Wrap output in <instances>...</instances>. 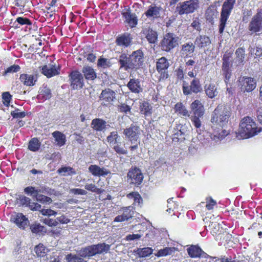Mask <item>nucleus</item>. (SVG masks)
I'll use <instances>...</instances> for the list:
<instances>
[{
    "mask_svg": "<svg viewBox=\"0 0 262 262\" xmlns=\"http://www.w3.org/2000/svg\"><path fill=\"white\" fill-rule=\"evenodd\" d=\"M113 149L119 155H126L127 154V150L124 149L118 144L114 145Z\"/></svg>",
    "mask_w": 262,
    "mask_h": 262,
    "instance_id": "nucleus-64",
    "label": "nucleus"
},
{
    "mask_svg": "<svg viewBox=\"0 0 262 262\" xmlns=\"http://www.w3.org/2000/svg\"><path fill=\"white\" fill-rule=\"evenodd\" d=\"M110 246L105 243L93 245L82 248L79 251V255L82 258H88L98 254L106 253Z\"/></svg>",
    "mask_w": 262,
    "mask_h": 262,
    "instance_id": "nucleus-3",
    "label": "nucleus"
},
{
    "mask_svg": "<svg viewBox=\"0 0 262 262\" xmlns=\"http://www.w3.org/2000/svg\"><path fill=\"white\" fill-rule=\"evenodd\" d=\"M195 45L191 41L186 42L182 45L181 54L184 57H191L195 50Z\"/></svg>",
    "mask_w": 262,
    "mask_h": 262,
    "instance_id": "nucleus-23",
    "label": "nucleus"
},
{
    "mask_svg": "<svg viewBox=\"0 0 262 262\" xmlns=\"http://www.w3.org/2000/svg\"><path fill=\"white\" fill-rule=\"evenodd\" d=\"M122 15L130 27L133 28L137 25L138 19L135 13H131L128 10L125 12L122 13Z\"/></svg>",
    "mask_w": 262,
    "mask_h": 262,
    "instance_id": "nucleus-30",
    "label": "nucleus"
},
{
    "mask_svg": "<svg viewBox=\"0 0 262 262\" xmlns=\"http://www.w3.org/2000/svg\"><path fill=\"white\" fill-rule=\"evenodd\" d=\"M194 43L199 48H204L211 44V40L206 35H200L195 38Z\"/></svg>",
    "mask_w": 262,
    "mask_h": 262,
    "instance_id": "nucleus-28",
    "label": "nucleus"
},
{
    "mask_svg": "<svg viewBox=\"0 0 262 262\" xmlns=\"http://www.w3.org/2000/svg\"><path fill=\"white\" fill-rule=\"evenodd\" d=\"M35 251L38 256L43 257L46 255L47 250L42 244H39L35 247Z\"/></svg>",
    "mask_w": 262,
    "mask_h": 262,
    "instance_id": "nucleus-44",
    "label": "nucleus"
},
{
    "mask_svg": "<svg viewBox=\"0 0 262 262\" xmlns=\"http://www.w3.org/2000/svg\"><path fill=\"white\" fill-rule=\"evenodd\" d=\"M129 55L134 70L140 68L144 62V54L143 52L141 50H138L133 52Z\"/></svg>",
    "mask_w": 262,
    "mask_h": 262,
    "instance_id": "nucleus-13",
    "label": "nucleus"
},
{
    "mask_svg": "<svg viewBox=\"0 0 262 262\" xmlns=\"http://www.w3.org/2000/svg\"><path fill=\"white\" fill-rule=\"evenodd\" d=\"M230 115V112L224 105H219L215 108L211 118L212 128L214 131L211 134L207 133L206 138L201 142L204 146H214L229 134L223 127L228 123Z\"/></svg>",
    "mask_w": 262,
    "mask_h": 262,
    "instance_id": "nucleus-1",
    "label": "nucleus"
},
{
    "mask_svg": "<svg viewBox=\"0 0 262 262\" xmlns=\"http://www.w3.org/2000/svg\"><path fill=\"white\" fill-rule=\"evenodd\" d=\"M10 221L15 224L20 229L24 230L29 224V220L22 213H15L10 218Z\"/></svg>",
    "mask_w": 262,
    "mask_h": 262,
    "instance_id": "nucleus-14",
    "label": "nucleus"
},
{
    "mask_svg": "<svg viewBox=\"0 0 262 262\" xmlns=\"http://www.w3.org/2000/svg\"><path fill=\"white\" fill-rule=\"evenodd\" d=\"M248 30L251 35H259L262 33V9H258L250 21Z\"/></svg>",
    "mask_w": 262,
    "mask_h": 262,
    "instance_id": "nucleus-4",
    "label": "nucleus"
},
{
    "mask_svg": "<svg viewBox=\"0 0 262 262\" xmlns=\"http://www.w3.org/2000/svg\"><path fill=\"white\" fill-rule=\"evenodd\" d=\"M206 201V207L209 210L212 209L214 206L216 205V201L214 200L211 197L207 198Z\"/></svg>",
    "mask_w": 262,
    "mask_h": 262,
    "instance_id": "nucleus-56",
    "label": "nucleus"
},
{
    "mask_svg": "<svg viewBox=\"0 0 262 262\" xmlns=\"http://www.w3.org/2000/svg\"><path fill=\"white\" fill-rule=\"evenodd\" d=\"M191 116H203L204 114V107L199 100H194L190 105Z\"/></svg>",
    "mask_w": 262,
    "mask_h": 262,
    "instance_id": "nucleus-24",
    "label": "nucleus"
},
{
    "mask_svg": "<svg viewBox=\"0 0 262 262\" xmlns=\"http://www.w3.org/2000/svg\"><path fill=\"white\" fill-rule=\"evenodd\" d=\"M53 137L55 138L56 145L59 147L64 145L66 143V136L59 131H55L52 133Z\"/></svg>",
    "mask_w": 262,
    "mask_h": 262,
    "instance_id": "nucleus-37",
    "label": "nucleus"
},
{
    "mask_svg": "<svg viewBox=\"0 0 262 262\" xmlns=\"http://www.w3.org/2000/svg\"><path fill=\"white\" fill-rule=\"evenodd\" d=\"M143 178L141 170L137 167L130 169L127 173L128 182L135 186L140 185L143 181Z\"/></svg>",
    "mask_w": 262,
    "mask_h": 262,
    "instance_id": "nucleus-9",
    "label": "nucleus"
},
{
    "mask_svg": "<svg viewBox=\"0 0 262 262\" xmlns=\"http://www.w3.org/2000/svg\"><path fill=\"white\" fill-rule=\"evenodd\" d=\"M202 117L203 116H191L190 117L193 125L196 128H199L201 126L202 123L200 118Z\"/></svg>",
    "mask_w": 262,
    "mask_h": 262,
    "instance_id": "nucleus-55",
    "label": "nucleus"
},
{
    "mask_svg": "<svg viewBox=\"0 0 262 262\" xmlns=\"http://www.w3.org/2000/svg\"><path fill=\"white\" fill-rule=\"evenodd\" d=\"M187 252L190 257L192 258H207L209 256L198 246H191L190 247L187 249Z\"/></svg>",
    "mask_w": 262,
    "mask_h": 262,
    "instance_id": "nucleus-22",
    "label": "nucleus"
},
{
    "mask_svg": "<svg viewBox=\"0 0 262 262\" xmlns=\"http://www.w3.org/2000/svg\"><path fill=\"white\" fill-rule=\"evenodd\" d=\"M133 38L129 33H125L118 35L116 39L115 42L118 46L126 48L132 44Z\"/></svg>",
    "mask_w": 262,
    "mask_h": 262,
    "instance_id": "nucleus-17",
    "label": "nucleus"
},
{
    "mask_svg": "<svg viewBox=\"0 0 262 262\" xmlns=\"http://www.w3.org/2000/svg\"><path fill=\"white\" fill-rule=\"evenodd\" d=\"M118 62L119 70H124L126 71L134 70L129 55L128 56L126 53H121L118 57Z\"/></svg>",
    "mask_w": 262,
    "mask_h": 262,
    "instance_id": "nucleus-15",
    "label": "nucleus"
},
{
    "mask_svg": "<svg viewBox=\"0 0 262 262\" xmlns=\"http://www.w3.org/2000/svg\"><path fill=\"white\" fill-rule=\"evenodd\" d=\"M40 213L43 215H46V216H52V215H56L57 214V212L51 209H40Z\"/></svg>",
    "mask_w": 262,
    "mask_h": 262,
    "instance_id": "nucleus-63",
    "label": "nucleus"
},
{
    "mask_svg": "<svg viewBox=\"0 0 262 262\" xmlns=\"http://www.w3.org/2000/svg\"><path fill=\"white\" fill-rule=\"evenodd\" d=\"M150 110V105L147 102L144 101L141 104V111L144 114L147 115L148 114H150L151 113Z\"/></svg>",
    "mask_w": 262,
    "mask_h": 262,
    "instance_id": "nucleus-57",
    "label": "nucleus"
},
{
    "mask_svg": "<svg viewBox=\"0 0 262 262\" xmlns=\"http://www.w3.org/2000/svg\"><path fill=\"white\" fill-rule=\"evenodd\" d=\"M177 250V248L174 247H166L163 249L158 251L156 256L158 257L165 256L168 255H171L174 253Z\"/></svg>",
    "mask_w": 262,
    "mask_h": 262,
    "instance_id": "nucleus-41",
    "label": "nucleus"
},
{
    "mask_svg": "<svg viewBox=\"0 0 262 262\" xmlns=\"http://www.w3.org/2000/svg\"><path fill=\"white\" fill-rule=\"evenodd\" d=\"M251 54H253L255 55V57H260L262 56V48L260 47H256L251 50Z\"/></svg>",
    "mask_w": 262,
    "mask_h": 262,
    "instance_id": "nucleus-62",
    "label": "nucleus"
},
{
    "mask_svg": "<svg viewBox=\"0 0 262 262\" xmlns=\"http://www.w3.org/2000/svg\"><path fill=\"white\" fill-rule=\"evenodd\" d=\"M36 200L42 204H49L52 202V199L43 194H40L35 198Z\"/></svg>",
    "mask_w": 262,
    "mask_h": 262,
    "instance_id": "nucleus-53",
    "label": "nucleus"
},
{
    "mask_svg": "<svg viewBox=\"0 0 262 262\" xmlns=\"http://www.w3.org/2000/svg\"><path fill=\"white\" fill-rule=\"evenodd\" d=\"M232 54L231 52H226L223 55L222 69H230L232 64L231 60Z\"/></svg>",
    "mask_w": 262,
    "mask_h": 262,
    "instance_id": "nucleus-38",
    "label": "nucleus"
},
{
    "mask_svg": "<svg viewBox=\"0 0 262 262\" xmlns=\"http://www.w3.org/2000/svg\"><path fill=\"white\" fill-rule=\"evenodd\" d=\"M66 259L68 262H86L83 258L79 255L70 254L67 255Z\"/></svg>",
    "mask_w": 262,
    "mask_h": 262,
    "instance_id": "nucleus-43",
    "label": "nucleus"
},
{
    "mask_svg": "<svg viewBox=\"0 0 262 262\" xmlns=\"http://www.w3.org/2000/svg\"><path fill=\"white\" fill-rule=\"evenodd\" d=\"M106 122L100 118H96L92 120V127L97 131H103L106 128Z\"/></svg>",
    "mask_w": 262,
    "mask_h": 262,
    "instance_id": "nucleus-33",
    "label": "nucleus"
},
{
    "mask_svg": "<svg viewBox=\"0 0 262 262\" xmlns=\"http://www.w3.org/2000/svg\"><path fill=\"white\" fill-rule=\"evenodd\" d=\"M162 8L160 6H157L155 4L150 5L144 14L147 18L155 19L160 16V12Z\"/></svg>",
    "mask_w": 262,
    "mask_h": 262,
    "instance_id": "nucleus-21",
    "label": "nucleus"
},
{
    "mask_svg": "<svg viewBox=\"0 0 262 262\" xmlns=\"http://www.w3.org/2000/svg\"><path fill=\"white\" fill-rule=\"evenodd\" d=\"M236 57L235 58V63H236L237 66L244 64L245 56V50L244 48H239L236 49L235 51Z\"/></svg>",
    "mask_w": 262,
    "mask_h": 262,
    "instance_id": "nucleus-36",
    "label": "nucleus"
},
{
    "mask_svg": "<svg viewBox=\"0 0 262 262\" xmlns=\"http://www.w3.org/2000/svg\"><path fill=\"white\" fill-rule=\"evenodd\" d=\"M60 68L56 65H45L41 68V73L48 78L59 74Z\"/></svg>",
    "mask_w": 262,
    "mask_h": 262,
    "instance_id": "nucleus-20",
    "label": "nucleus"
},
{
    "mask_svg": "<svg viewBox=\"0 0 262 262\" xmlns=\"http://www.w3.org/2000/svg\"><path fill=\"white\" fill-rule=\"evenodd\" d=\"M199 7L198 0H189L180 3L177 7L176 10L180 15L192 13Z\"/></svg>",
    "mask_w": 262,
    "mask_h": 262,
    "instance_id": "nucleus-7",
    "label": "nucleus"
},
{
    "mask_svg": "<svg viewBox=\"0 0 262 262\" xmlns=\"http://www.w3.org/2000/svg\"><path fill=\"white\" fill-rule=\"evenodd\" d=\"M169 67V63L167 59L164 57L159 58L156 63V69L160 74V79H165L168 77L167 69Z\"/></svg>",
    "mask_w": 262,
    "mask_h": 262,
    "instance_id": "nucleus-10",
    "label": "nucleus"
},
{
    "mask_svg": "<svg viewBox=\"0 0 262 262\" xmlns=\"http://www.w3.org/2000/svg\"><path fill=\"white\" fill-rule=\"evenodd\" d=\"M97 66L98 67L105 69L110 67L111 63L110 60L106 58H100L98 60Z\"/></svg>",
    "mask_w": 262,
    "mask_h": 262,
    "instance_id": "nucleus-47",
    "label": "nucleus"
},
{
    "mask_svg": "<svg viewBox=\"0 0 262 262\" xmlns=\"http://www.w3.org/2000/svg\"><path fill=\"white\" fill-rule=\"evenodd\" d=\"M84 187L85 189L97 194H100L102 192L100 188H97L94 184H86Z\"/></svg>",
    "mask_w": 262,
    "mask_h": 262,
    "instance_id": "nucleus-50",
    "label": "nucleus"
},
{
    "mask_svg": "<svg viewBox=\"0 0 262 262\" xmlns=\"http://www.w3.org/2000/svg\"><path fill=\"white\" fill-rule=\"evenodd\" d=\"M88 169L89 171L95 177H105L111 173L108 169L104 167H100L97 165H91Z\"/></svg>",
    "mask_w": 262,
    "mask_h": 262,
    "instance_id": "nucleus-18",
    "label": "nucleus"
},
{
    "mask_svg": "<svg viewBox=\"0 0 262 262\" xmlns=\"http://www.w3.org/2000/svg\"><path fill=\"white\" fill-rule=\"evenodd\" d=\"M43 222L50 227L56 226L58 225V221H56V219L54 220L47 217L43 219Z\"/></svg>",
    "mask_w": 262,
    "mask_h": 262,
    "instance_id": "nucleus-61",
    "label": "nucleus"
},
{
    "mask_svg": "<svg viewBox=\"0 0 262 262\" xmlns=\"http://www.w3.org/2000/svg\"><path fill=\"white\" fill-rule=\"evenodd\" d=\"M133 211H132V207L129 206L123 209L122 215L126 221L131 218L133 216Z\"/></svg>",
    "mask_w": 262,
    "mask_h": 262,
    "instance_id": "nucleus-54",
    "label": "nucleus"
},
{
    "mask_svg": "<svg viewBox=\"0 0 262 262\" xmlns=\"http://www.w3.org/2000/svg\"><path fill=\"white\" fill-rule=\"evenodd\" d=\"M204 90L206 95L211 99L215 97L218 94L217 88L214 83H210L206 84Z\"/></svg>",
    "mask_w": 262,
    "mask_h": 262,
    "instance_id": "nucleus-31",
    "label": "nucleus"
},
{
    "mask_svg": "<svg viewBox=\"0 0 262 262\" xmlns=\"http://www.w3.org/2000/svg\"><path fill=\"white\" fill-rule=\"evenodd\" d=\"M153 252V249L150 247L137 248L133 251L134 255L139 258H144L149 256Z\"/></svg>",
    "mask_w": 262,
    "mask_h": 262,
    "instance_id": "nucleus-29",
    "label": "nucleus"
},
{
    "mask_svg": "<svg viewBox=\"0 0 262 262\" xmlns=\"http://www.w3.org/2000/svg\"><path fill=\"white\" fill-rule=\"evenodd\" d=\"M261 132V128H257L255 122L249 117L242 119L239 127L236 133V137L239 139H248L257 135Z\"/></svg>",
    "mask_w": 262,
    "mask_h": 262,
    "instance_id": "nucleus-2",
    "label": "nucleus"
},
{
    "mask_svg": "<svg viewBox=\"0 0 262 262\" xmlns=\"http://www.w3.org/2000/svg\"><path fill=\"white\" fill-rule=\"evenodd\" d=\"M179 38L176 35L168 33L163 37L160 42L162 50L168 52L178 45Z\"/></svg>",
    "mask_w": 262,
    "mask_h": 262,
    "instance_id": "nucleus-6",
    "label": "nucleus"
},
{
    "mask_svg": "<svg viewBox=\"0 0 262 262\" xmlns=\"http://www.w3.org/2000/svg\"><path fill=\"white\" fill-rule=\"evenodd\" d=\"M115 93L110 89L103 90L100 96V99L104 105L110 104L115 99Z\"/></svg>",
    "mask_w": 262,
    "mask_h": 262,
    "instance_id": "nucleus-19",
    "label": "nucleus"
},
{
    "mask_svg": "<svg viewBox=\"0 0 262 262\" xmlns=\"http://www.w3.org/2000/svg\"><path fill=\"white\" fill-rule=\"evenodd\" d=\"M127 86L132 93L135 94H139L143 91V88L139 79H130L127 84Z\"/></svg>",
    "mask_w": 262,
    "mask_h": 262,
    "instance_id": "nucleus-26",
    "label": "nucleus"
},
{
    "mask_svg": "<svg viewBox=\"0 0 262 262\" xmlns=\"http://www.w3.org/2000/svg\"><path fill=\"white\" fill-rule=\"evenodd\" d=\"M238 81L241 91L244 92H251L256 86V81L252 77H242L239 79Z\"/></svg>",
    "mask_w": 262,
    "mask_h": 262,
    "instance_id": "nucleus-11",
    "label": "nucleus"
},
{
    "mask_svg": "<svg viewBox=\"0 0 262 262\" xmlns=\"http://www.w3.org/2000/svg\"><path fill=\"white\" fill-rule=\"evenodd\" d=\"M19 204L23 207H28L30 203L31 199L25 195H20L18 198Z\"/></svg>",
    "mask_w": 262,
    "mask_h": 262,
    "instance_id": "nucleus-51",
    "label": "nucleus"
},
{
    "mask_svg": "<svg viewBox=\"0 0 262 262\" xmlns=\"http://www.w3.org/2000/svg\"><path fill=\"white\" fill-rule=\"evenodd\" d=\"M11 115L14 118H23L26 116V114L25 112H19L18 109H15L11 112Z\"/></svg>",
    "mask_w": 262,
    "mask_h": 262,
    "instance_id": "nucleus-58",
    "label": "nucleus"
},
{
    "mask_svg": "<svg viewBox=\"0 0 262 262\" xmlns=\"http://www.w3.org/2000/svg\"><path fill=\"white\" fill-rule=\"evenodd\" d=\"M185 139L184 128L183 125L179 124L177 126L174 134L172 135V139L173 141L178 142L183 141Z\"/></svg>",
    "mask_w": 262,
    "mask_h": 262,
    "instance_id": "nucleus-32",
    "label": "nucleus"
},
{
    "mask_svg": "<svg viewBox=\"0 0 262 262\" xmlns=\"http://www.w3.org/2000/svg\"><path fill=\"white\" fill-rule=\"evenodd\" d=\"M119 136L117 132H112L107 137V141L110 145H115L117 142Z\"/></svg>",
    "mask_w": 262,
    "mask_h": 262,
    "instance_id": "nucleus-45",
    "label": "nucleus"
},
{
    "mask_svg": "<svg viewBox=\"0 0 262 262\" xmlns=\"http://www.w3.org/2000/svg\"><path fill=\"white\" fill-rule=\"evenodd\" d=\"M123 134L125 138L129 140L132 143L137 141L140 135V128L136 125H131L124 129Z\"/></svg>",
    "mask_w": 262,
    "mask_h": 262,
    "instance_id": "nucleus-12",
    "label": "nucleus"
},
{
    "mask_svg": "<svg viewBox=\"0 0 262 262\" xmlns=\"http://www.w3.org/2000/svg\"><path fill=\"white\" fill-rule=\"evenodd\" d=\"M3 99L4 104L6 106H8L12 99V96L9 92H5L3 94Z\"/></svg>",
    "mask_w": 262,
    "mask_h": 262,
    "instance_id": "nucleus-59",
    "label": "nucleus"
},
{
    "mask_svg": "<svg viewBox=\"0 0 262 262\" xmlns=\"http://www.w3.org/2000/svg\"><path fill=\"white\" fill-rule=\"evenodd\" d=\"M142 33L149 43L154 44L158 40L157 32L150 27L143 29Z\"/></svg>",
    "mask_w": 262,
    "mask_h": 262,
    "instance_id": "nucleus-25",
    "label": "nucleus"
},
{
    "mask_svg": "<svg viewBox=\"0 0 262 262\" xmlns=\"http://www.w3.org/2000/svg\"><path fill=\"white\" fill-rule=\"evenodd\" d=\"M44 227L40 224H33L30 226V229L34 233H39L44 232Z\"/></svg>",
    "mask_w": 262,
    "mask_h": 262,
    "instance_id": "nucleus-52",
    "label": "nucleus"
},
{
    "mask_svg": "<svg viewBox=\"0 0 262 262\" xmlns=\"http://www.w3.org/2000/svg\"><path fill=\"white\" fill-rule=\"evenodd\" d=\"M85 78L88 80H94L96 78L97 75L94 69L90 66H85L82 70Z\"/></svg>",
    "mask_w": 262,
    "mask_h": 262,
    "instance_id": "nucleus-34",
    "label": "nucleus"
},
{
    "mask_svg": "<svg viewBox=\"0 0 262 262\" xmlns=\"http://www.w3.org/2000/svg\"><path fill=\"white\" fill-rule=\"evenodd\" d=\"M127 197L128 199L134 200V204L135 205L140 206V205L142 203V199L139 193L137 192H132L129 193L127 195Z\"/></svg>",
    "mask_w": 262,
    "mask_h": 262,
    "instance_id": "nucleus-40",
    "label": "nucleus"
},
{
    "mask_svg": "<svg viewBox=\"0 0 262 262\" xmlns=\"http://www.w3.org/2000/svg\"><path fill=\"white\" fill-rule=\"evenodd\" d=\"M176 113L184 117H189L190 115L185 106L182 103H177L174 107Z\"/></svg>",
    "mask_w": 262,
    "mask_h": 262,
    "instance_id": "nucleus-39",
    "label": "nucleus"
},
{
    "mask_svg": "<svg viewBox=\"0 0 262 262\" xmlns=\"http://www.w3.org/2000/svg\"><path fill=\"white\" fill-rule=\"evenodd\" d=\"M51 97V93L50 90L46 87H43L40 89L39 94L37 96L38 100L41 101H45L49 99Z\"/></svg>",
    "mask_w": 262,
    "mask_h": 262,
    "instance_id": "nucleus-35",
    "label": "nucleus"
},
{
    "mask_svg": "<svg viewBox=\"0 0 262 262\" xmlns=\"http://www.w3.org/2000/svg\"><path fill=\"white\" fill-rule=\"evenodd\" d=\"M58 171L59 173L64 176L75 174V171L70 167H61L58 170Z\"/></svg>",
    "mask_w": 262,
    "mask_h": 262,
    "instance_id": "nucleus-49",
    "label": "nucleus"
},
{
    "mask_svg": "<svg viewBox=\"0 0 262 262\" xmlns=\"http://www.w3.org/2000/svg\"><path fill=\"white\" fill-rule=\"evenodd\" d=\"M235 1L236 0H226L223 5L221 14L220 24L219 25V33L220 34H222L224 32L226 21L233 8Z\"/></svg>",
    "mask_w": 262,
    "mask_h": 262,
    "instance_id": "nucleus-5",
    "label": "nucleus"
},
{
    "mask_svg": "<svg viewBox=\"0 0 262 262\" xmlns=\"http://www.w3.org/2000/svg\"><path fill=\"white\" fill-rule=\"evenodd\" d=\"M40 146V143L39 140L36 138H34L32 139L28 145V149L32 151H38Z\"/></svg>",
    "mask_w": 262,
    "mask_h": 262,
    "instance_id": "nucleus-42",
    "label": "nucleus"
},
{
    "mask_svg": "<svg viewBox=\"0 0 262 262\" xmlns=\"http://www.w3.org/2000/svg\"><path fill=\"white\" fill-rule=\"evenodd\" d=\"M183 93L185 95L191 94L192 93L197 94L202 90V88L198 78L193 79L190 82V86L184 81L182 85Z\"/></svg>",
    "mask_w": 262,
    "mask_h": 262,
    "instance_id": "nucleus-8",
    "label": "nucleus"
},
{
    "mask_svg": "<svg viewBox=\"0 0 262 262\" xmlns=\"http://www.w3.org/2000/svg\"><path fill=\"white\" fill-rule=\"evenodd\" d=\"M19 80L22 83L26 86H33L37 80L36 75L27 74H21L19 77Z\"/></svg>",
    "mask_w": 262,
    "mask_h": 262,
    "instance_id": "nucleus-27",
    "label": "nucleus"
},
{
    "mask_svg": "<svg viewBox=\"0 0 262 262\" xmlns=\"http://www.w3.org/2000/svg\"><path fill=\"white\" fill-rule=\"evenodd\" d=\"M173 198H169L167 200V211L169 213H170L171 211H173L174 209H175L177 207V205L176 204V203H173L172 201Z\"/></svg>",
    "mask_w": 262,
    "mask_h": 262,
    "instance_id": "nucleus-60",
    "label": "nucleus"
},
{
    "mask_svg": "<svg viewBox=\"0 0 262 262\" xmlns=\"http://www.w3.org/2000/svg\"><path fill=\"white\" fill-rule=\"evenodd\" d=\"M222 74L224 78V81L226 83L227 86L228 84L230 83V78L232 76V72L230 69H222Z\"/></svg>",
    "mask_w": 262,
    "mask_h": 262,
    "instance_id": "nucleus-46",
    "label": "nucleus"
},
{
    "mask_svg": "<svg viewBox=\"0 0 262 262\" xmlns=\"http://www.w3.org/2000/svg\"><path fill=\"white\" fill-rule=\"evenodd\" d=\"M71 86L73 89H78L82 88L83 85V77L79 72L75 71L70 74Z\"/></svg>",
    "mask_w": 262,
    "mask_h": 262,
    "instance_id": "nucleus-16",
    "label": "nucleus"
},
{
    "mask_svg": "<svg viewBox=\"0 0 262 262\" xmlns=\"http://www.w3.org/2000/svg\"><path fill=\"white\" fill-rule=\"evenodd\" d=\"M20 69L19 66L17 64H13L8 68H7L4 73H3L4 76H6L10 73H14L18 72Z\"/></svg>",
    "mask_w": 262,
    "mask_h": 262,
    "instance_id": "nucleus-48",
    "label": "nucleus"
}]
</instances>
